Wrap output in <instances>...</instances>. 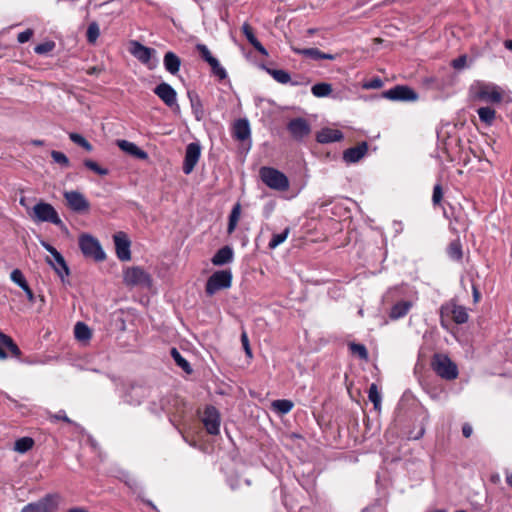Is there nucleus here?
Instances as JSON below:
<instances>
[{"mask_svg": "<svg viewBox=\"0 0 512 512\" xmlns=\"http://www.w3.org/2000/svg\"><path fill=\"white\" fill-rule=\"evenodd\" d=\"M55 47V43L53 41H47L44 43H40L35 46L34 52L39 55L47 54L51 52Z\"/></svg>", "mask_w": 512, "mask_h": 512, "instance_id": "49", "label": "nucleus"}, {"mask_svg": "<svg viewBox=\"0 0 512 512\" xmlns=\"http://www.w3.org/2000/svg\"><path fill=\"white\" fill-rule=\"evenodd\" d=\"M201 156V146L199 143L192 142L186 147L185 158L183 162V172L189 175L197 165Z\"/></svg>", "mask_w": 512, "mask_h": 512, "instance_id": "11", "label": "nucleus"}, {"mask_svg": "<svg viewBox=\"0 0 512 512\" xmlns=\"http://www.w3.org/2000/svg\"><path fill=\"white\" fill-rule=\"evenodd\" d=\"M99 35H100V29H99L98 24L96 22L90 23L88 26V29H87V33H86L87 41L89 43H95L96 40L98 39Z\"/></svg>", "mask_w": 512, "mask_h": 512, "instance_id": "45", "label": "nucleus"}, {"mask_svg": "<svg viewBox=\"0 0 512 512\" xmlns=\"http://www.w3.org/2000/svg\"><path fill=\"white\" fill-rule=\"evenodd\" d=\"M153 92L163 101L165 105L168 107L176 106L179 108L177 104V93L175 89L168 83L162 82L157 85Z\"/></svg>", "mask_w": 512, "mask_h": 512, "instance_id": "14", "label": "nucleus"}, {"mask_svg": "<svg viewBox=\"0 0 512 512\" xmlns=\"http://www.w3.org/2000/svg\"><path fill=\"white\" fill-rule=\"evenodd\" d=\"M477 113L480 120L487 125H491L496 117V111L490 107H481Z\"/></svg>", "mask_w": 512, "mask_h": 512, "instance_id": "33", "label": "nucleus"}, {"mask_svg": "<svg viewBox=\"0 0 512 512\" xmlns=\"http://www.w3.org/2000/svg\"><path fill=\"white\" fill-rule=\"evenodd\" d=\"M243 34L245 35L248 42L263 56H268V51L266 48L258 41L256 36L254 35L252 27L248 23H244L241 28Z\"/></svg>", "mask_w": 512, "mask_h": 512, "instance_id": "25", "label": "nucleus"}, {"mask_svg": "<svg viewBox=\"0 0 512 512\" xmlns=\"http://www.w3.org/2000/svg\"><path fill=\"white\" fill-rule=\"evenodd\" d=\"M68 512H88L83 508H71Z\"/></svg>", "mask_w": 512, "mask_h": 512, "instance_id": "64", "label": "nucleus"}, {"mask_svg": "<svg viewBox=\"0 0 512 512\" xmlns=\"http://www.w3.org/2000/svg\"><path fill=\"white\" fill-rule=\"evenodd\" d=\"M413 307V302L409 300H402L395 303L390 310L389 317L392 320H398L408 314Z\"/></svg>", "mask_w": 512, "mask_h": 512, "instance_id": "24", "label": "nucleus"}, {"mask_svg": "<svg viewBox=\"0 0 512 512\" xmlns=\"http://www.w3.org/2000/svg\"><path fill=\"white\" fill-rule=\"evenodd\" d=\"M83 164L86 168H88L89 170L93 171L98 175L106 176L109 173L108 169L99 166L97 162L91 159L84 160Z\"/></svg>", "mask_w": 512, "mask_h": 512, "instance_id": "44", "label": "nucleus"}, {"mask_svg": "<svg viewBox=\"0 0 512 512\" xmlns=\"http://www.w3.org/2000/svg\"><path fill=\"white\" fill-rule=\"evenodd\" d=\"M117 257L121 261H129L131 259L130 245L131 242L125 232L119 231L113 236Z\"/></svg>", "mask_w": 512, "mask_h": 512, "instance_id": "13", "label": "nucleus"}, {"mask_svg": "<svg viewBox=\"0 0 512 512\" xmlns=\"http://www.w3.org/2000/svg\"><path fill=\"white\" fill-rule=\"evenodd\" d=\"M33 36V30L27 29L18 34L17 40L19 43H26Z\"/></svg>", "mask_w": 512, "mask_h": 512, "instance_id": "54", "label": "nucleus"}, {"mask_svg": "<svg viewBox=\"0 0 512 512\" xmlns=\"http://www.w3.org/2000/svg\"><path fill=\"white\" fill-rule=\"evenodd\" d=\"M267 72L273 77L274 80L281 84H287L290 80V74L282 69H267Z\"/></svg>", "mask_w": 512, "mask_h": 512, "instance_id": "38", "label": "nucleus"}, {"mask_svg": "<svg viewBox=\"0 0 512 512\" xmlns=\"http://www.w3.org/2000/svg\"><path fill=\"white\" fill-rule=\"evenodd\" d=\"M79 246L86 257H91L96 261H103L105 253L102 250L99 241L91 235L84 234L79 238Z\"/></svg>", "mask_w": 512, "mask_h": 512, "instance_id": "6", "label": "nucleus"}, {"mask_svg": "<svg viewBox=\"0 0 512 512\" xmlns=\"http://www.w3.org/2000/svg\"><path fill=\"white\" fill-rule=\"evenodd\" d=\"M171 356L172 358L174 359V361L176 362V364L182 368L186 373H191L192 372V368H191V365L189 364V362L181 355V353L176 349V348H172L171 349Z\"/></svg>", "mask_w": 512, "mask_h": 512, "instance_id": "35", "label": "nucleus"}, {"mask_svg": "<svg viewBox=\"0 0 512 512\" xmlns=\"http://www.w3.org/2000/svg\"><path fill=\"white\" fill-rule=\"evenodd\" d=\"M10 279L21 288L28 284L22 271L19 269H14L11 272Z\"/></svg>", "mask_w": 512, "mask_h": 512, "instance_id": "48", "label": "nucleus"}, {"mask_svg": "<svg viewBox=\"0 0 512 512\" xmlns=\"http://www.w3.org/2000/svg\"><path fill=\"white\" fill-rule=\"evenodd\" d=\"M64 198L67 201L69 208L75 212L87 211L90 207L87 199L78 191H66L64 193Z\"/></svg>", "mask_w": 512, "mask_h": 512, "instance_id": "16", "label": "nucleus"}, {"mask_svg": "<svg viewBox=\"0 0 512 512\" xmlns=\"http://www.w3.org/2000/svg\"><path fill=\"white\" fill-rule=\"evenodd\" d=\"M443 198V190L440 184H436L433 188L432 202L434 205L440 204Z\"/></svg>", "mask_w": 512, "mask_h": 512, "instance_id": "51", "label": "nucleus"}, {"mask_svg": "<svg viewBox=\"0 0 512 512\" xmlns=\"http://www.w3.org/2000/svg\"><path fill=\"white\" fill-rule=\"evenodd\" d=\"M41 245L52 255V257H54L55 255H57L59 252L52 246L50 245L48 242H45V241H41Z\"/></svg>", "mask_w": 512, "mask_h": 512, "instance_id": "58", "label": "nucleus"}, {"mask_svg": "<svg viewBox=\"0 0 512 512\" xmlns=\"http://www.w3.org/2000/svg\"><path fill=\"white\" fill-rule=\"evenodd\" d=\"M54 261L47 258V263L54 269L57 275L61 278L62 282H64V278L70 274L69 267L64 259V257L58 253L53 257Z\"/></svg>", "mask_w": 512, "mask_h": 512, "instance_id": "22", "label": "nucleus"}, {"mask_svg": "<svg viewBox=\"0 0 512 512\" xmlns=\"http://www.w3.org/2000/svg\"><path fill=\"white\" fill-rule=\"evenodd\" d=\"M466 60H467L466 56H465V55H462V56H460V57H458V58H456V59H454V60L452 61V66H453L455 69H462V68H464V67H465V65H466Z\"/></svg>", "mask_w": 512, "mask_h": 512, "instance_id": "55", "label": "nucleus"}, {"mask_svg": "<svg viewBox=\"0 0 512 512\" xmlns=\"http://www.w3.org/2000/svg\"><path fill=\"white\" fill-rule=\"evenodd\" d=\"M250 125L247 119H238L233 126V135L237 140L245 141L250 137Z\"/></svg>", "mask_w": 512, "mask_h": 512, "instance_id": "26", "label": "nucleus"}, {"mask_svg": "<svg viewBox=\"0 0 512 512\" xmlns=\"http://www.w3.org/2000/svg\"><path fill=\"white\" fill-rule=\"evenodd\" d=\"M124 282L128 286H139L142 288H150L152 285L150 274L138 266L125 270Z\"/></svg>", "mask_w": 512, "mask_h": 512, "instance_id": "7", "label": "nucleus"}, {"mask_svg": "<svg viewBox=\"0 0 512 512\" xmlns=\"http://www.w3.org/2000/svg\"><path fill=\"white\" fill-rule=\"evenodd\" d=\"M130 53L141 63L147 65L150 69L154 68L155 65H150L152 56L155 54V50L146 47L138 41H132L130 43Z\"/></svg>", "mask_w": 512, "mask_h": 512, "instance_id": "15", "label": "nucleus"}, {"mask_svg": "<svg viewBox=\"0 0 512 512\" xmlns=\"http://www.w3.org/2000/svg\"><path fill=\"white\" fill-rule=\"evenodd\" d=\"M367 150V143L362 142L355 147H351L345 150L343 153V159L347 163H356L366 154Z\"/></svg>", "mask_w": 512, "mask_h": 512, "instance_id": "21", "label": "nucleus"}, {"mask_svg": "<svg viewBox=\"0 0 512 512\" xmlns=\"http://www.w3.org/2000/svg\"><path fill=\"white\" fill-rule=\"evenodd\" d=\"M0 346H4L6 347L12 356L14 357H20L21 355V351L19 349V347L16 345V343L13 341V339L4 334L3 332L0 331ZM7 353L3 350L2 347H0V360H5L7 359Z\"/></svg>", "mask_w": 512, "mask_h": 512, "instance_id": "20", "label": "nucleus"}, {"mask_svg": "<svg viewBox=\"0 0 512 512\" xmlns=\"http://www.w3.org/2000/svg\"><path fill=\"white\" fill-rule=\"evenodd\" d=\"M34 439L31 437H22L15 441L14 450L18 453L24 454L31 450L34 446Z\"/></svg>", "mask_w": 512, "mask_h": 512, "instance_id": "29", "label": "nucleus"}, {"mask_svg": "<svg viewBox=\"0 0 512 512\" xmlns=\"http://www.w3.org/2000/svg\"><path fill=\"white\" fill-rule=\"evenodd\" d=\"M51 157L54 162L61 165L62 167L68 168L70 166V161L63 152L53 150L51 152Z\"/></svg>", "mask_w": 512, "mask_h": 512, "instance_id": "47", "label": "nucleus"}, {"mask_svg": "<svg viewBox=\"0 0 512 512\" xmlns=\"http://www.w3.org/2000/svg\"><path fill=\"white\" fill-rule=\"evenodd\" d=\"M51 420H62L66 423L71 424L72 420L66 415L65 411L60 410L56 414H53L49 417Z\"/></svg>", "mask_w": 512, "mask_h": 512, "instance_id": "53", "label": "nucleus"}, {"mask_svg": "<svg viewBox=\"0 0 512 512\" xmlns=\"http://www.w3.org/2000/svg\"><path fill=\"white\" fill-rule=\"evenodd\" d=\"M432 368L438 376L446 380H454L458 376V368L456 364L444 354L434 355Z\"/></svg>", "mask_w": 512, "mask_h": 512, "instance_id": "3", "label": "nucleus"}, {"mask_svg": "<svg viewBox=\"0 0 512 512\" xmlns=\"http://www.w3.org/2000/svg\"><path fill=\"white\" fill-rule=\"evenodd\" d=\"M289 232H290L289 228H286V229H284L283 232H281L279 234H274L272 236L271 240L269 241V244H268L269 248L274 249L277 246H279L280 244H282L287 239Z\"/></svg>", "mask_w": 512, "mask_h": 512, "instance_id": "43", "label": "nucleus"}, {"mask_svg": "<svg viewBox=\"0 0 512 512\" xmlns=\"http://www.w3.org/2000/svg\"><path fill=\"white\" fill-rule=\"evenodd\" d=\"M272 408L281 414H287L292 410L293 402L286 399L274 400L272 402Z\"/></svg>", "mask_w": 512, "mask_h": 512, "instance_id": "36", "label": "nucleus"}, {"mask_svg": "<svg viewBox=\"0 0 512 512\" xmlns=\"http://www.w3.org/2000/svg\"><path fill=\"white\" fill-rule=\"evenodd\" d=\"M233 251L229 246H224L219 249L212 258L214 265H224L232 261Z\"/></svg>", "mask_w": 512, "mask_h": 512, "instance_id": "28", "label": "nucleus"}, {"mask_svg": "<svg viewBox=\"0 0 512 512\" xmlns=\"http://www.w3.org/2000/svg\"><path fill=\"white\" fill-rule=\"evenodd\" d=\"M349 349L353 354L357 355L360 359H362V360L368 359V356H369L368 351H367V348L363 344L352 342L349 344Z\"/></svg>", "mask_w": 512, "mask_h": 512, "instance_id": "42", "label": "nucleus"}, {"mask_svg": "<svg viewBox=\"0 0 512 512\" xmlns=\"http://www.w3.org/2000/svg\"><path fill=\"white\" fill-rule=\"evenodd\" d=\"M117 146L125 153L140 159L147 160L148 153L142 149H140L135 143L130 142L128 140H117Z\"/></svg>", "mask_w": 512, "mask_h": 512, "instance_id": "19", "label": "nucleus"}, {"mask_svg": "<svg viewBox=\"0 0 512 512\" xmlns=\"http://www.w3.org/2000/svg\"><path fill=\"white\" fill-rule=\"evenodd\" d=\"M441 323L444 325V317H451L456 324H464L468 321L469 315L464 306L457 305L451 301L441 307Z\"/></svg>", "mask_w": 512, "mask_h": 512, "instance_id": "8", "label": "nucleus"}, {"mask_svg": "<svg viewBox=\"0 0 512 512\" xmlns=\"http://www.w3.org/2000/svg\"><path fill=\"white\" fill-rule=\"evenodd\" d=\"M383 85V82L380 78H374L369 83L365 85L368 89H378L381 88Z\"/></svg>", "mask_w": 512, "mask_h": 512, "instance_id": "56", "label": "nucleus"}, {"mask_svg": "<svg viewBox=\"0 0 512 512\" xmlns=\"http://www.w3.org/2000/svg\"><path fill=\"white\" fill-rule=\"evenodd\" d=\"M52 499L51 495H47L38 502L24 506L21 512H52Z\"/></svg>", "mask_w": 512, "mask_h": 512, "instance_id": "23", "label": "nucleus"}, {"mask_svg": "<svg viewBox=\"0 0 512 512\" xmlns=\"http://www.w3.org/2000/svg\"><path fill=\"white\" fill-rule=\"evenodd\" d=\"M368 398L373 403L376 410L380 409L381 406V395L378 391V387L375 383H372L368 390Z\"/></svg>", "mask_w": 512, "mask_h": 512, "instance_id": "39", "label": "nucleus"}, {"mask_svg": "<svg viewBox=\"0 0 512 512\" xmlns=\"http://www.w3.org/2000/svg\"><path fill=\"white\" fill-rule=\"evenodd\" d=\"M212 73L217 76L220 80H223L227 77L226 70L220 65L219 61L215 58L209 63Z\"/></svg>", "mask_w": 512, "mask_h": 512, "instance_id": "46", "label": "nucleus"}, {"mask_svg": "<svg viewBox=\"0 0 512 512\" xmlns=\"http://www.w3.org/2000/svg\"><path fill=\"white\" fill-rule=\"evenodd\" d=\"M144 397L145 389L142 386L131 385L125 392L123 399L124 402L129 405L138 406L141 404Z\"/></svg>", "mask_w": 512, "mask_h": 512, "instance_id": "17", "label": "nucleus"}, {"mask_svg": "<svg viewBox=\"0 0 512 512\" xmlns=\"http://www.w3.org/2000/svg\"><path fill=\"white\" fill-rule=\"evenodd\" d=\"M504 46H505V48H506V49H508V50H511V51H512V40H506V41L504 42Z\"/></svg>", "mask_w": 512, "mask_h": 512, "instance_id": "63", "label": "nucleus"}, {"mask_svg": "<svg viewBox=\"0 0 512 512\" xmlns=\"http://www.w3.org/2000/svg\"><path fill=\"white\" fill-rule=\"evenodd\" d=\"M383 96L393 101H415L417 93L408 86L397 85L383 93Z\"/></svg>", "mask_w": 512, "mask_h": 512, "instance_id": "12", "label": "nucleus"}, {"mask_svg": "<svg viewBox=\"0 0 512 512\" xmlns=\"http://www.w3.org/2000/svg\"><path fill=\"white\" fill-rule=\"evenodd\" d=\"M473 429L470 424H464L462 427V434L465 438H469L472 435Z\"/></svg>", "mask_w": 512, "mask_h": 512, "instance_id": "59", "label": "nucleus"}, {"mask_svg": "<svg viewBox=\"0 0 512 512\" xmlns=\"http://www.w3.org/2000/svg\"><path fill=\"white\" fill-rule=\"evenodd\" d=\"M241 343H242L243 349L245 351V354L249 358H251L252 357V350H251V347H250V344H249L248 335H247L246 331H244V330L241 333Z\"/></svg>", "mask_w": 512, "mask_h": 512, "instance_id": "52", "label": "nucleus"}, {"mask_svg": "<svg viewBox=\"0 0 512 512\" xmlns=\"http://www.w3.org/2000/svg\"><path fill=\"white\" fill-rule=\"evenodd\" d=\"M69 138L73 143L84 148L86 151H92V145L81 134L71 132L69 133Z\"/></svg>", "mask_w": 512, "mask_h": 512, "instance_id": "40", "label": "nucleus"}, {"mask_svg": "<svg viewBox=\"0 0 512 512\" xmlns=\"http://www.w3.org/2000/svg\"><path fill=\"white\" fill-rule=\"evenodd\" d=\"M196 49L199 52L201 58L206 61L208 64L215 59L214 56H212L210 50L205 44H197Z\"/></svg>", "mask_w": 512, "mask_h": 512, "instance_id": "50", "label": "nucleus"}, {"mask_svg": "<svg viewBox=\"0 0 512 512\" xmlns=\"http://www.w3.org/2000/svg\"><path fill=\"white\" fill-rule=\"evenodd\" d=\"M240 214H241V205L239 203H236L233 206L232 211L229 215V222H228V227H227V231L229 234H231L235 230L237 223L239 221V218H240Z\"/></svg>", "mask_w": 512, "mask_h": 512, "instance_id": "31", "label": "nucleus"}, {"mask_svg": "<svg viewBox=\"0 0 512 512\" xmlns=\"http://www.w3.org/2000/svg\"><path fill=\"white\" fill-rule=\"evenodd\" d=\"M473 298H474V302H478L480 299V292L478 291V289L475 286H473Z\"/></svg>", "mask_w": 512, "mask_h": 512, "instance_id": "62", "label": "nucleus"}, {"mask_svg": "<svg viewBox=\"0 0 512 512\" xmlns=\"http://www.w3.org/2000/svg\"><path fill=\"white\" fill-rule=\"evenodd\" d=\"M447 254L453 260L460 261L462 259V257H463L462 245L458 239L453 240L449 244V246L447 248Z\"/></svg>", "mask_w": 512, "mask_h": 512, "instance_id": "30", "label": "nucleus"}, {"mask_svg": "<svg viewBox=\"0 0 512 512\" xmlns=\"http://www.w3.org/2000/svg\"><path fill=\"white\" fill-rule=\"evenodd\" d=\"M287 130L294 140L302 141L311 133V125L305 118L297 117L288 122Z\"/></svg>", "mask_w": 512, "mask_h": 512, "instance_id": "9", "label": "nucleus"}, {"mask_svg": "<svg viewBox=\"0 0 512 512\" xmlns=\"http://www.w3.org/2000/svg\"><path fill=\"white\" fill-rule=\"evenodd\" d=\"M29 217L34 222H49L56 226H62L63 222L60 219L55 208L46 202L40 201L31 208V211H28Z\"/></svg>", "mask_w": 512, "mask_h": 512, "instance_id": "1", "label": "nucleus"}, {"mask_svg": "<svg viewBox=\"0 0 512 512\" xmlns=\"http://www.w3.org/2000/svg\"><path fill=\"white\" fill-rule=\"evenodd\" d=\"M165 69L172 75H176L181 66V59L172 51L165 53L163 58Z\"/></svg>", "mask_w": 512, "mask_h": 512, "instance_id": "27", "label": "nucleus"}, {"mask_svg": "<svg viewBox=\"0 0 512 512\" xmlns=\"http://www.w3.org/2000/svg\"><path fill=\"white\" fill-rule=\"evenodd\" d=\"M292 50L294 53L303 55L305 57L314 59V60H320L321 51L317 48H296L292 47Z\"/></svg>", "mask_w": 512, "mask_h": 512, "instance_id": "37", "label": "nucleus"}, {"mask_svg": "<svg viewBox=\"0 0 512 512\" xmlns=\"http://www.w3.org/2000/svg\"><path fill=\"white\" fill-rule=\"evenodd\" d=\"M188 96L190 98L193 113L195 114L196 119L200 120L203 117L201 100L197 95L193 96L191 93H188Z\"/></svg>", "mask_w": 512, "mask_h": 512, "instance_id": "41", "label": "nucleus"}, {"mask_svg": "<svg viewBox=\"0 0 512 512\" xmlns=\"http://www.w3.org/2000/svg\"><path fill=\"white\" fill-rule=\"evenodd\" d=\"M232 284V273L230 270H219L214 272L207 280L205 291L209 296L214 295L217 291L228 289Z\"/></svg>", "mask_w": 512, "mask_h": 512, "instance_id": "4", "label": "nucleus"}, {"mask_svg": "<svg viewBox=\"0 0 512 512\" xmlns=\"http://www.w3.org/2000/svg\"><path fill=\"white\" fill-rule=\"evenodd\" d=\"M343 133L338 129L323 128L316 134V140L321 144L339 142L343 139Z\"/></svg>", "mask_w": 512, "mask_h": 512, "instance_id": "18", "label": "nucleus"}, {"mask_svg": "<svg viewBox=\"0 0 512 512\" xmlns=\"http://www.w3.org/2000/svg\"><path fill=\"white\" fill-rule=\"evenodd\" d=\"M337 55L321 52L320 59L335 60Z\"/></svg>", "mask_w": 512, "mask_h": 512, "instance_id": "61", "label": "nucleus"}, {"mask_svg": "<svg viewBox=\"0 0 512 512\" xmlns=\"http://www.w3.org/2000/svg\"><path fill=\"white\" fill-rule=\"evenodd\" d=\"M503 89L493 83H478L475 97L477 99L497 104L503 100Z\"/></svg>", "mask_w": 512, "mask_h": 512, "instance_id": "5", "label": "nucleus"}, {"mask_svg": "<svg viewBox=\"0 0 512 512\" xmlns=\"http://www.w3.org/2000/svg\"><path fill=\"white\" fill-rule=\"evenodd\" d=\"M259 175L263 183L271 189L286 191L289 188L287 176L275 168L262 167L260 168Z\"/></svg>", "mask_w": 512, "mask_h": 512, "instance_id": "2", "label": "nucleus"}, {"mask_svg": "<svg viewBox=\"0 0 512 512\" xmlns=\"http://www.w3.org/2000/svg\"><path fill=\"white\" fill-rule=\"evenodd\" d=\"M74 334L76 339L86 341L91 338V330L83 322H77L74 327Z\"/></svg>", "mask_w": 512, "mask_h": 512, "instance_id": "32", "label": "nucleus"}, {"mask_svg": "<svg viewBox=\"0 0 512 512\" xmlns=\"http://www.w3.org/2000/svg\"><path fill=\"white\" fill-rule=\"evenodd\" d=\"M311 92L315 97H326L331 94L332 86L329 83H317L312 86Z\"/></svg>", "mask_w": 512, "mask_h": 512, "instance_id": "34", "label": "nucleus"}, {"mask_svg": "<svg viewBox=\"0 0 512 512\" xmlns=\"http://www.w3.org/2000/svg\"><path fill=\"white\" fill-rule=\"evenodd\" d=\"M41 245L52 255V257H54L55 255H57L59 252L52 246L50 245L48 242H45V241H41Z\"/></svg>", "mask_w": 512, "mask_h": 512, "instance_id": "57", "label": "nucleus"}, {"mask_svg": "<svg viewBox=\"0 0 512 512\" xmlns=\"http://www.w3.org/2000/svg\"><path fill=\"white\" fill-rule=\"evenodd\" d=\"M23 291L25 292L26 296H27V299L30 301V302H34V293L33 291L31 290V288L29 287V285H25L24 287H22Z\"/></svg>", "mask_w": 512, "mask_h": 512, "instance_id": "60", "label": "nucleus"}, {"mask_svg": "<svg viewBox=\"0 0 512 512\" xmlns=\"http://www.w3.org/2000/svg\"><path fill=\"white\" fill-rule=\"evenodd\" d=\"M202 423L210 435H218L220 432V414L214 406H207L204 410Z\"/></svg>", "mask_w": 512, "mask_h": 512, "instance_id": "10", "label": "nucleus"}]
</instances>
